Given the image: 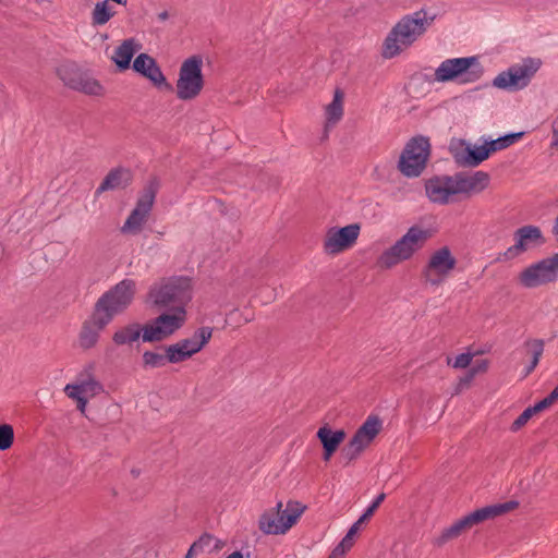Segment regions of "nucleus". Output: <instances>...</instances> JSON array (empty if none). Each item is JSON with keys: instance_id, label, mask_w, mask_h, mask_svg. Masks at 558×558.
Wrapping results in <instances>:
<instances>
[{"instance_id": "37998d69", "label": "nucleus", "mask_w": 558, "mask_h": 558, "mask_svg": "<svg viewBox=\"0 0 558 558\" xmlns=\"http://www.w3.org/2000/svg\"><path fill=\"white\" fill-rule=\"evenodd\" d=\"M557 400H558V398L554 397V392L551 391L546 398H544L543 400H541L537 403H535L532 407V409L534 410L535 413H537L539 411H543V410L547 409L548 407H550Z\"/></svg>"}, {"instance_id": "9d476101", "label": "nucleus", "mask_w": 558, "mask_h": 558, "mask_svg": "<svg viewBox=\"0 0 558 558\" xmlns=\"http://www.w3.org/2000/svg\"><path fill=\"white\" fill-rule=\"evenodd\" d=\"M430 145L426 137H413L408 142L398 161L399 171L407 178H417L424 171Z\"/></svg>"}, {"instance_id": "393cba45", "label": "nucleus", "mask_w": 558, "mask_h": 558, "mask_svg": "<svg viewBox=\"0 0 558 558\" xmlns=\"http://www.w3.org/2000/svg\"><path fill=\"white\" fill-rule=\"evenodd\" d=\"M131 171L125 168H114L105 177L100 185L96 190V195H100L106 191L123 189L131 182Z\"/></svg>"}, {"instance_id": "f257e3e1", "label": "nucleus", "mask_w": 558, "mask_h": 558, "mask_svg": "<svg viewBox=\"0 0 558 558\" xmlns=\"http://www.w3.org/2000/svg\"><path fill=\"white\" fill-rule=\"evenodd\" d=\"M434 20L435 15L428 14L423 9L403 15L390 28L383 41V58L393 59L412 47L425 35Z\"/></svg>"}, {"instance_id": "a18cd8bd", "label": "nucleus", "mask_w": 558, "mask_h": 558, "mask_svg": "<svg viewBox=\"0 0 558 558\" xmlns=\"http://www.w3.org/2000/svg\"><path fill=\"white\" fill-rule=\"evenodd\" d=\"M541 352L542 351H535L533 360H532V362L530 363V365L526 368L525 375L530 374L534 369V367L536 366V364L539 361Z\"/></svg>"}, {"instance_id": "e433bc0d", "label": "nucleus", "mask_w": 558, "mask_h": 558, "mask_svg": "<svg viewBox=\"0 0 558 558\" xmlns=\"http://www.w3.org/2000/svg\"><path fill=\"white\" fill-rule=\"evenodd\" d=\"M14 440L13 427L9 424H0V450L9 449Z\"/></svg>"}, {"instance_id": "dca6fc26", "label": "nucleus", "mask_w": 558, "mask_h": 558, "mask_svg": "<svg viewBox=\"0 0 558 558\" xmlns=\"http://www.w3.org/2000/svg\"><path fill=\"white\" fill-rule=\"evenodd\" d=\"M57 74L68 87L74 90L89 96H101L104 94L101 84L73 62L60 64L57 69Z\"/></svg>"}, {"instance_id": "39448f33", "label": "nucleus", "mask_w": 558, "mask_h": 558, "mask_svg": "<svg viewBox=\"0 0 558 558\" xmlns=\"http://www.w3.org/2000/svg\"><path fill=\"white\" fill-rule=\"evenodd\" d=\"M192 298L191 280L173 277L155 282L148 292V300L158 307H183Z\"/></svg>"}, {"instance_id": "a878e982", "label": "nucleus", "mask_w": 558, "mask_h": 558, "mask_svg": "<svg viewBox=\"0 0 558 558\" xmlns=\"http://www.w3.org/2000/svg\"><path fill=\"white\" fill-rule=\"evenodd\" d=\"M107 325H99L96 320V313H93L92 317L86 320L82 327L80 333V343L84 348H92L97 344L100 331Z\"/></svg>"}, {"instance_id": "58836bf2", "label": "nucleus", "mask_w": 558, "mask_h": 558, "mask_svg": "<svg viewBox=\"0 0 558 558\" xmlns=\"http://www.w3.org/2000/svg\"><path fill=\"white\" fill-rule=\"evenodd\" d=\"M196 351H166L165 365L168 363H179L190 359Z\"/></svg>"}, {"instance_id": "09e8293b", "label": "nucleus", "mask_w": 558, "mask_h": 558, "mask_svg": "<svg viewBox=\"0 0 558 558\" xmlns=\"http://www.w3.org/2000/svg\"><path fill=\"white\" fill-rule=\"evenodd\" d=\"M336 450L337 449H332V448L330 450H328V448H324V460L328 461L331 458V456L335 453Z\"/></svg>"}, {"instance_id": "cd10ccee", "label": "nucleus", "mask_w": 558, "mask_h": 558, "mask_svg": "<svg viewBox=\"0 0 558 558\" xmlns=\"http://www.w3.org/2000/svg\"><path fill=\"white\" fill-rule=\"evenodd\" d=\"M143 327L138 324H131L117 330L113 335V342L117 345H133L142 339Z\"/></svg>"}, {"instance_id": "b1692460", "label": "nucleus", "mask_w": 558, "mask_h": 558, "mask_svg": "<svg viewBox=\"0 0 558 558\" xmlns=\"http://www.w3.org/2000/svg\"><path fill=\"white\" fill-rule=\"evenodd\" d=\"M142 45L135 38H128L123 40L114 50L111 56V61L121 71L128 70L131 65L132 58L141 50Z\"/></svg>"}, {"instance_id": "2f4dec72", "label": "nucleus", "mask_w": 558, "mask_h": 558, "mask_svg": "<svg viewBox=\"0 0 558 558\" xmlns=\"http://www.w3.org/2000/svg\"><path fill=\"white\" fill-rule=\"evenodd\" d=\"M523 136L522 132L519 133H510L506 134L504 136H500L496 140H484L487 148L489 149V154L502 150L505 148H508L509 146L513 145L515 142H518Z\"/></svg>"}, {"instance_id": "9b49d317", "label": "nucleus", "mask_w": 558, "mask_h": 558, "mask_svg": "<svg viewBox=\"0 0 558 558\" xmlns=\"http://www.w3.org/2000/svg\"><path fill=\"white\" fill-rule=\"evenodd\" d=\"M186 320V312L178 307L173 313H163L143 326V342L162 341L179 330Z\"/></svg>"}, {"instance_id": "2eb2a0df", "label": "nucleus", "mask_w": 558, "mask_h": 558, "mask_svg": "<svg viewBox=\"0 0 558 558\" xmlns=\"http://www.w3.org/2000/svg\"><path fill=\"white\" fill-rule=\"evenodd\" d=\"M558 280V253L525 267L519 275V282L527 289L545 286Z\"/></svg>"}, {"instance_id": "4be33fe9", "label": "nucleus", "mask_w": 558, "mask_h": 558, "mask_svg": "<svg viewBox=\"0 0 558 558\" xmlns=\"http://www.w3.org/2000/svg\"><path fill=\"white\" fill-rule=\"evenodd\" d=\"M482 352L483 351H466L459 354L454 360L447 357L448 365H451L454 368H465L471 366L470 373L460 379L459 387L468 386L476 374L484 372L487 368V362L484 360H476L473 362V357Z\"/></svg>"}, {"instance_id": "1a4fd4ad", "label": "nucleus", "mask_w": 558, "mask_h": 558, "mask_svg": "<svg viewBox=\"0 0 558 558\" xmlns=\"http://www.w3.org/2000/svg\"><path fill=\"white\" fill-rule=\"evenodd\" d=\"M202 69L201 56H192L182 62L175 84L177 97L180 100H192L201 94L204 87Z\"/></svg>"}, {"instance_id": "aec40b11", "label": "nucleus", "mask_w": 558, "mask_h": 558, "mask_svg": "<svg viewBox=\"0 0 558 558\" xmlns=\"http://www.w3.org/2000/svg\"><path fill=\"white\" fill-rule=\"evenodd\" d=\"M133 70L149 80L158 88L171 89L156 60L147 53H140L133 61Z\"/></svg>"}, {"instance_id": "72a5a7b5", "label": "nucleus", "mask_w": 558, "mask_h": 558, "mask_svg": "<svg viewBox=\"0 0 558 558\" xmlns=\"http://www.w3.org/2000/svg\"><path fill=\"white\" fill-rule=\"evenodd\" d=\"M381 428V421L377 416H368L362 426L357 429L371 441L377 436Z\"/></svg>"}, {"instance_id": "c9c22d12", "label": "nucleus", "mask_w": 558, "mask_h": 558, "mask_svg": "<svg viewBox=\"0 0 558 558\" xmlns=\"http://www.w3.org/2000/svg\"><path fill=\"white\" fill-rule=\"evenodd\" d=\"M195 548H197L201 553H211L214 550L219 549V541L215 538L210 534L202 535L196 542L193 543Z\"/></svg>"}, {"instance_id": "5701e85b", "label": "nucleus", "mask_w": 558, "mask_h": 558, "mask_svg": "<svg viewBox=\"0 0 558 558\" xmlns=\"http://www.w3.org/2000/svg\"><path fill=\"white\" fill-rule=\"evenodd\" d=\"M219 331L209 326L196 328L186 339L168 347L167 349H203L211 339H216Z\"/></svg>"}, {"instance_id": "3c124183", "label": "nucleus", "mask_w": 558, "mask_h": 558, "mask_svg": "<svg viewBox=\"0 0 558 558\" xmlns=\"http://www.w3.org/2000/svg\"><path fill=\"white\" fill-rule=\"evenodd\" d=\"M227 558H243V554L240 550L231 553Z\"/></svg>"}, {"instance_id": "4468645a", "label": "nucleus", "mask_w": 558, "mask_h": 558, "mask_svg": "<svg viewBox=\"0 0 558 558\" xmlns=\"http://www.w3.org/2000/svg\"><path fill=\"white\" fill-rule=\"evenodd\" d=\"M158 187L159 183L157 180L149 181L148 184L144 187L136 202V206L131 211L121 228L122 233L137 234L142 231L153 208Z\"/></svg>"}, {"instance_id": "ea45409f", "label": "nucleus", "mask_w": 558, "mask_h": 558, "mask_svg": "<svg viewBox=\"0 0 558 558\" xmlns=\"http://www.w3.org/2000/svg\"><path fill=\"white\" fill-rule=\"evenodd\" d=\"M535 414L532 407L525 409L512 423L511 429L513 432L519 430L522 426H524L529 420Z\"/></svg>"}, {"instance_id": "de8ad7c7", "label": "nucleus", "mask_w": 558, "mask_h": 558, "mask_svg": "<svg viewBox=\"0 0 558 558\" xmlns=\"http://www.w3.org/2000/svg\"><path fill=\"white\" fill-rule=\"evenodd\" d=\"M551 147L558 150V126H555L553 130Z\"/></svg>"}, {"instance_id": "6e6552de", "label": "nucleus", "mask_w": 558, "mask_h": 558, "mask_svg": "<svg viewBox=\"0 0 558 558\" xmlns=\"http://www.w3.org/2000/svg\"><path fill=\"white\" fill-rule=\"evenodd\" d=\"M541 60L525 58L497 74L492 85L498 89L517 92L525 88L541 68Z\"/></svg>"}, {"instance_id": "a19ab883", "label": "nucleus", "mask_w": 558, "mask_h": 558, "mask_svg": "<svg viewBox=\"0 0 558 558\" xmlns=\"http://www.w3.org/2000/svg\"><path fill=\"white\" fill-rule=\"evenodd\" d=\"M385 497H386L385 494L378 495L375 498V500L368 506V508L365 510V512L360 517V521L368 520L373 515L375 510L379 507V505L384 501Z\"/></svg>"}, {"instance_id": "f3484780", "label": "nucleus", "mask_w": 558, "mask_h": 558, "mask_svg": "<svg viewBox=\"0 0 558 558\" xmlns=\"http://www.w3.org/2000/svg\"><path fill=\"white\" fill-rule=\"evenodd\" d=\"M102 391L101 384L94 377L92 367H87L77 374L75 380L64 387L65 395L75 400L80 412L85 413L88 399Z\"/></svg>"}, {"instance_id": "f704fd0d", "label": "nucleus", "mask_w": 558, "mask_h": 558, "mask_svg": "<svg viewBox=\"0 0 558 558\" xmlns=\"http://www.w3.org/2000/svg\"><path fill=\"white\" fill-rule=\"evenodd\" d=\"M489 155V149L487 148L485 142H483L481 145L471 144L469 167H477L480 163L486 160Z\"/></svg>"}, {"instance_id": "a211bd4d", "label": "nucleus", "mask_w": 558, "mask_h": 558, "mask_svg": "<svg viewBox=\"0 0 558 558\" xmlns=\"http://www.w3.org/2000/svg\"><path fill=\"white\" fill-rule=\"evenodd\" d=\"M361 226L351 223L342 228H330L324 239L323 248L328 255H338L353 247L359 239Z\"/></svg>"}, {"instance_id": "7c9ffc66", "label": "nucleus", "mask_w": 558, "mask_h": 558, "mask_svg": "<svg viewBox=\"0 0 558 558\" xmlns=\"http://www.w3.org/2000/svg\"><path fill=\"white\" fill-rule=\"evenodd\" d=\"M371 442L372 441L369 439L356 430L350 442L343 448V457L349 461L356 459Z\"/></svg>"}, {"instance_id": "f8f14e48", "label": "nucleus", "mask_w": 558, "mask_h": 558, "mask_svg": "<svg viewBox=\"0 0 558 558\" xmlns=\"http://www.w3.org/2000/svg\"><path fill=\"white\" fill-rule=\"evenodd\" d=\"M457 266V258L449 246L436 248L423 268L425 282L432 287L442 284Z\"/></svg>"}, {"instance_id": "6ab92c4d", "label": "nucleus", "mask_w": 558, "mask_h": 558, "mask_svg": "<svg viewBox=\"0 0 558 558\" xmlns=\"http://www.w3.org/2000/svg\"><path fill=\"white\" fill-rule=\"evenodd\" d=\"M427 198L438 205H446L457 199L458 190L454 175H435L425 182Z\"/></svg>"}, {"instance_id": "c03bdc74", "label": "nucleus", "mask_w": 558, "mask_h": 558, "mask_svg": "<svg viewBox=\"0 0 558 558\" xmlns=\"http://www.w3.org/2000/svg\"><path fill=\"white\" fill-rule=\"evenodd\" d=\"M351 547L352 546L341 539V542L333 548L328 558H343L347 551L351 549Z\"/></svg>"}, {"instance_id": "ddd939ff", "label": "nucleus", "mask_w": 558, "mask_h": 558, "mask_svg": "<svg viewBox=\"0 0 558 558\" xmlns=\"http://www.w3.org/2000/svg\"><path fill=\"white\" fill-rule=\"evenodd\" d=\"M545 243L546 239L539 227L534 225L520 227L513 232V244L501 253L497 260H513L533 248L543 246Z\"/></svg>"}, {"instance_id": "412c9836", "label": "nucleus", "mask_w": 558, "mask_h": 558, "mask_svg": "<svg viewBox=\"0 0 558 558\" xmlns=\"http://www.w3.org/2000/svg\"><path fill=\"white\" fill-rule=\"evenodd\" d=\"M458 195L471 196L483 192L489 184V174L484 171L454 173Z\"/></svg>"}, {"instance_id": "7ed1b4c3", "label": "nucleus", "mask_w": 558, "mask_h": 558, "mask_svg": "<svg viewBox=\"0 0 558 558\" xmlns=\"http://www.w3.org/2000/svg\"><path fill=\"white\" fill-rule=\"evenodd\" d=\"M135 292L136 282L132 279H123L105 292L95 304L94 313L98 324L108 325L117 315L122 314L133 302Z\"/></svg>"}, {"instance_id": "603ef678", "label": "nucleus", "mask_w": 558, "mask_h": 558, "mask_svg": "<svg viewBox=\"0 0 558 558\" xmlns=\"http://www.w3.org/2000/svg\"><path fill=\"white\" fill-rule=\"evenodd\" d=\"M554 392V397H557L558 398V385L555 387V389L553 390Z\"/></svg>"}, {"instance_id": "49530a36", "label": "nucleus", "mask_w": 558, "mask_h": 558, "mask_svg": "<svg viewBox=\"0 0 558 558\" xmlns=\"http://www.w3.org/2000/svg\"><path fill=\"white\" fill-rule=\"evenodd\" d=\"M202 554L195 546L192 544L189 548L185 558H195L197 555Z\"/></svg>"}, {"instance_id": "c756f323", "label": "nucleus", "mask_w": 558, "mask_h": 558, "mask_svg": "<svg viewBox=\"0 0 558 558\" xmlns=\"http://www.w3.org/2000/svg\"><path fill=\"white\" fill-rule=\"evenodd\" d=\"M317 437L320 440L323 448L328 450L338 449L339 445L344 440L345 433L342 429L332 430L327 426H323L317 432Z\"/></svg>"}, {"instance_id": "0eeeda50", "label": "nucleus", "mask_w": 558, "mask_h": 558, "mask_svg": "<svg viewBox=\"0 0 558 558\" xmlns=\"http://www.w3.org/2000/svg\"><path fill=\"white\" fill-rule=\"evenodd\" d=\"M517 506V502L510 501L505 504L492 505L484 507L482 509H477L468 515L461 518L456 521L449 527L445 529L439 536H437L434 541V544L437 546H442L447 542L457 538L468 529H471L473 525L478 524L487 519H493L500 514H504Z\"/></svg>"}, {"instance_id": "bb28decb", "label": "nucleus", "mask_w": 558, "mask_h": 558, "mask_svg": "<svg viewBox=\"0 0 558 558\" xmlns=\"http://www.w3.org/2000/svg\"><path fill=\"white\" fill-rule=\"evenodd\" d=\"M343 98L344 95L340 89H336L333 99L325 108V129L333 128L343 117Z\"/></svg>"}, {"instance_id": "f03ea898", "label": "nucleus", "mask_w": 558, "mask_h": 558, "mask_svg": "<svg viewBox=\"0 0 558 558\" xmlns=\"http://www.w3.org/2000/svg\"><path fill=\"white\" fill-rule=\"evenodd\" d=\"M432 238V232L421 226H411L392 245L385 248L377 258V266L390 270L411 260Z\"/></svg>"}, {"instance_id": "20e7f679", "label": "nucleus", "mask_w": 558, "mask_h": 558, "mask_svg": "<svg viewBox=\"0 0 558 558\" xmlns=\"http://www.w3.org/2000/svg\"><path fill=\"white\" fill-rule=\"evenodd\" d=\"M483 74V66L475 56L449 58L441 61L435 69L434 82L442 84L448 82L472 84L477 82Z\"/></svg>"}, {"instance_id": "79ce46f5", "label": "nucleus", "mask_w": 558, "mask_h": 558, "mask_svg": "<svg viewBox=\"0 0 558 558\" xmlns=\"http://www.w3.org/2000/svg\"><path fill=\"white\" fill-rule=\"evenodd\" d=\"M364 522L365 521H360V519L356 522H354L352 524V526L349 529V531L347 532L345 536L342 538V541L344 543L349 544L350 546H353L354 537L357 534L359 530L361 529V526Z\"/></svg>"}, {"instance_id": "864d4df0", "label": "nucleus", "mask_w": 558, "mask_h": 558, "mask_svg": "<svg viewBox=\"0 0 558 558\" xmlns=\"http://www.w3.org/2000/svg\"><path fill=\"white\" fill-rule=\"evenodd\" d=\"M543 342L542 341H536V347H543Z\"/></svg>"}, {"instance_id": "4c0bfd02", "label": "nucleus", "mask_w": 558, "mask_h": 558, "mask_svg": "<svg viewBox=\"0 0 558 558\" xmlns=\"http://www.w3.org/2000/svg\"><path fill=\"white\" fill-rule=\"evenodd\" d=\"M143 359L146 366H165V354L159 353L158 351H145Z\"/></svg>"}, {"instance_id": "473e14b6", "label": "nucleus", "mask_w": 558, "mask_h": 558, "mask_svg": "<svg viewBox=\"0 0 558 558\" xmlns=\"http://www.w3.org/2000/svg\"><path fill=\"white\" fill-rule=\"evenodd\" d=\"M114 14L107 1L97 2L92 13V23L94 26L105 25Z\"/></svg>"}, {"instance_id": "423d86ee", "label": "nucleus", "mask_w": 558, "mask_h": 558, "mask_svg": "<svg viewBox=\"0 0 558 558\" xmlns=\"http://www.w3.org/2000/svg\"><path fill=\"white\" fill-rule=\"evenodd\" d=\"M282 501L266 510L259 518V530L265 534L279 535L287 533L305 510V506L295 500H289L282 509Z\"/></svg>"}, {"instance_id": "c85d7f7f", "label": "nucleus", "mask_w": 558, "mask_h": 558, "mask_svg": "<svg viewBox=\"0 0 558 558\" xmlns=\"http://www.w3.org/2000/svg\"><path fill=\"white\" fill-rule=\"evenodd\" d=\"M449 150L457 165L461 167H469L471 143L464 140H452L449 145Z\"/></svg>"}, {"instance_id": "8fccbe9b", "label": "nucleus", "mask_w": 558, "mask_h": 558, "mask_svg": "<svg viewBox=\"0 0 558 558\" xmlns=\"http://www.w3.org/2000/svg\"><path fill=\"white\" fill-rule=\"evenodd\" d=\"M169 19V12L168 11H162L160 13H158V20L160 22H165Z\"/></svg>"}]
</instances>
